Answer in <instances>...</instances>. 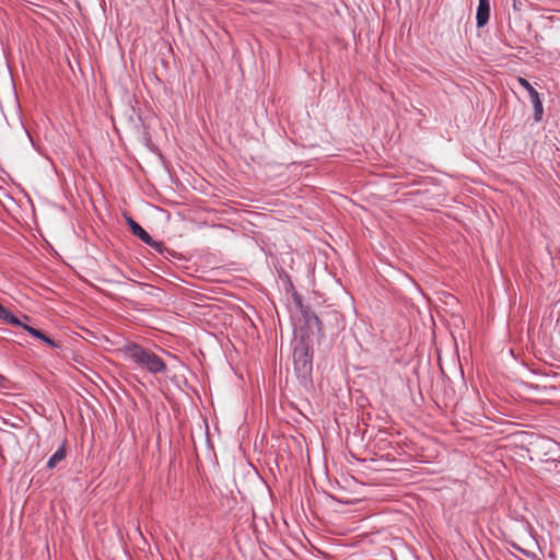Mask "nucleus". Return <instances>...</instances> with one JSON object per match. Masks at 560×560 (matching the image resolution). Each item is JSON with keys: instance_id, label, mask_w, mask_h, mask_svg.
<instances>
[{"instance_id": "obj_1", "label": "nucleus", "mask_w": 560, "mask_h": 560, "mask_svg": "<svg viewBox=\"0 0 560 560\" xmlns=\"http://www.w3.org/2000/svg\"><path fill=\"white\" fill-rule=\"evenodd\" d=\"M121 351L127 360L148 373L160 374L166 372L165 362L153 351L139 343L128 342Z\"/></svg>"}, {"instance_id": "obj_2", "label": "nucleus", "mask_w": 560, "mask_h": 560, "mask_svg": "<svg viewBox=\"0 0 560 560\" xmlns=\"http://www.w3.org/2000/svg\"><path fill=\"white\" fill-rule=\"evenodd\" d=\"M294 372L304 387L312 385L313 349L304 337L295 340L293 347Z\"/></svg>"}, {"instance_id": "obj_3", "label": "nucleus", "mask_w": 560, "mask_h": 560, "mask_svg": "<svg viewBox=\"0 0 560 560\" xmlns=\"http://www.w3.org/2000/svg\"><path fill=\"white\" fill-rule=\"evenodd\" d=\"M537 447L540 452V462L545 467L552 465L556 459L560 458V443L552 439H541Z\"/></svg>"}, {"instance_id": "obj_4", "label": "nucleus", "mask_w": 560, "mask_h": 560, "mask_svg": "<svg viewBox=\"0 0 560 560\" xmlns=\"http://www.w3.org/2000/svg\"><path fill=\"white\" fill-rule=\"evenodd\" d=\"M490 11H491L490 0H479L478 1L477 12H476L477 27L480 28V27H483L485 25H487V23L489 22V19H490Z\"/></svg>"}, {"instance_id": "obj_5", "label": "nucleus", "mask_w": 560, "mask_h": 560, "mask_svg": "<svg viewBox=\"0 0 560 560\" xmlns=\"http://www.w3.org/2000/svg\"><path fill=\"white\" fill-rule=\"evenodd\" d=\"M301 313H302L304 323L308 329H311V330H313V329L320 330L322 329V322L318 318V316L311 310V307H308V306L303 307L301 305Z\"/></svg>"}, {"instance_id": "obj_6", "label": "nucleus", "mask_w": 560, "mask_h": 560, "mask_svg": "<svg viewBox=\"0 0 560 560\" xmlns=\"http://www.w3.org/2000/svg\"><path fill=\"white\" fill-rule=\"evenodd\" d=\"M127 224L132 234L139 237L143 243L150 244V242H152V236L132 218H127Z\"/></svg>"}, {"instance_id": "obj_7", "label": "nucleus", "mask_w": 560, "mask_h": 560, "mask_svg": "<svg viewBox=\"0 0 560 560\" xmlns=\"http://www.w3.org/2000/svg\"><path fill=\"white\" fill-rule=\"evenodd\" d=\"M22 328L26 330L32 337L42 340L44 343L48 345L51 348H58V345L50 337L45 335L42 330L34 328L27 324H23Z\"/></svg>"}, {"instance_id": "obj_8", "label": "nucleus", "mask_w": 560, "mask_h": 560, "mask_svg": "<svg viewBox=\"0 0 560 560\" xmlns=\"http://www.w3.org/2000/svg\"><path fill=\"white\" fill-rule=\"evenodd\" d=\"M67 455V442L63 441L58 450L48 458L47 468L54 469L57 464L66 458Z\"/></svg>"}, {"instance_id": "obj_9", "label": "nucleus", "mask_w": 560, "mask_h": 560, "mask_svg": "<svg viewBox=\"0 0 560 560\" xmlns=\"http://www.w3.org/2000/svg\"><path fill=\"white\" fill-rule=\"evenodd\" d=\"M529 98L534 107V120L539 122L542 119L544 114V106L539 93L537 91H533V93L529 94Z\"/></svg>"}, {"instance_id": "obj_10", "label": "nucleus", "mask_w": 560, "mask_h": 560, "mask_svg": "<svg viewBox=\"0 0 560 560\" xmlns=\"http://www.w3.org/2000/svg\"><path fill=\"white\" fill-rule=\"evenodd\" d=\"M0 319L10 325L22 327L23 323L12 314L7 307L0 304Z\"/></svg>"}, {"instance_id": "obj_11", "label": "nucleus", "mask_w": 560, "mask_h": 560, "mask_svg": "<svg viewBox=\"0 0 560 560\" xmlns=\"http://www.w3.org/2000/svg\"><path fill=\"white\" fill-rule=\"evenodd\" d=\"M151 248H153L156 253L163 255L165 258H168V256H173L174 253L170 248H167L163 242L155 241L152 238V242L148 244Z\"/></svg>"}, {"instance_id": "obj_12", "label": "nucleus", "mask_w": 560, "mask_h": 560, "mask_svg": "<svg viewBox=\"0 0 560 560\" xmlns=\"http://www.w3.org/2000/svg\"><path fill=\"white\" fill-rule=\"evenodd\" d=\"M517 81H518L520 85L528 92V95H529L530 93H533V91H536V90L533 88V85H532V84H530L526 79H524V78L520 77V78L517 79Z\"/></svg>"}, {"instance_id": "obj_13", "label": "nucleus", "mask_w": 560, "mask_h": 560, "mask_svg": "<svg viewBox=\"0 0 560 560\" xmlns=\"http://www.w3.org/2000/svg\"><path fill=\"white\" fill-rule=\"evenodd\" d=\"M545 469L550 472L555 471L557 474H560V458L556 459V462L552 465L545 467Z\"/></svg>"}, {"instance_id": "obj_14", "label": "nucleus", "mask_w": 560, "mask_h": 560, "mask_svg": "<svg viewBox=\"0 0 560 560\" xmlns=\"http://www.w3.org/2000/svg\"><path fill=\"white\" fill-rule=\"evenodd\" d=\"M284 277H285V280H287V282H288V284H289L290 289H291V290H293L294 288H293V283H292V282H291V280H290V277H289L288 275H285Z\"/></svg>"}, {"instance_id": "obj_15", "label": "nucleus", "mask_w": 560, "mask_h": 560, "mask_svg": "<svg viewBox=\"0 0 560 560\" xmlns=\"http://www.w3.org/2000/svg\"><path fill=\"white\" fill-rule=\"evenodd\" d=\"M517 549H518L520 551H522V553H524V555H526V556H529V552L525 551L524 549H522V548H520V547H517Z\"/></svg>"}, {"instance_id": "obj_16", "label": "nucleus", "mask_w": 560, "mask_h": 560, "mask_svg": "<svg viewBox=\"0 0 560 560\" xmlns=\"http://www.w3.org/2000/svg\"><path fill=\"white\" fill-rule=\"evenodd\" d=\"M294 295H295V300H296L298 304H300V305H301V300H300V298L298 296V294H296V293H294Z\"/></svg>"}, {"instance_id": "obj_17", "label": "nucleus", "mask_w": 560, "mask_h": 560, "mask_svg": "<svg viewBox=\"0 0 560 560\" xmlns=\"http://www.w3.org/2000/svg\"><path fill=\"white\" fill-rule=\"evenodd\" d=\"M25 133H26L27 138L32 141V137L26 129H25Z\"/></svg>"}]
</instances>
